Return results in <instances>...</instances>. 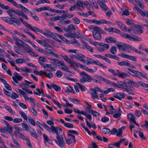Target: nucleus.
Listing matches in <instances>:
<instances>
[{
  "instance_id": "nucleus-1",
  "label": "nucleus",
  "mask_w": 148,
  "mask_h": 148,
  "mask_svg": "<svg viewBox=\"0 0 148 148\" xmlns=\"http://www.w3.org/2000/svg\"><path fill=\"white\" fill-rule=\"evenodd\" d=\"M32 31L36 33H37V32H40L47 37H50L52 33V32H51L49 30L45 29L44 31H43L39 28L35 26H34V28Z\"/></svg>"
},
{
  "instance_id": "nucleus-2",
  "label": "nucleus",
  "mask_w": 148,
  "mask_h": 148,
  "mask_svg": "<svg viewBox=\"0 0 148 148\" xmlns=\"http://www.w3.org/2000/svg\"><path fill=\"white\" fill-rule=\"evenodd\" d=\"M64 137L62 136L57 135V140H54L55 143L61 148H66L65 147V143L64 140Z\"/></svg>"
},
{
  "instance_id": "nucleus-3",
  "label": "nucleus",
  "mask_w": 148,
  "mask_h": 148,
  "mask_svg": "<svg viewBox=\"0 0 148 148\" xmlns=\"http://www.w3.org/2000/svg\"><path fill=\"white\" fill-rule=\"evenodd\" d=\"M127 69L133 73V75L134 77H136L139 79H141L142 77L148 80V77L147 76L146 74H143L142 73L139 71H135L134 70L130 68H128Z\"/></svg>"
},
{
  "instance_id": "nucleus-4",
  "label": "nucleus",
  "mask_w": 148,
  "mask_h": 148,
  "mask_svg": "<svg viewBox=\"0 0 148 148\" xmlns=\"http://www.w3.org/2000/svg\"><path fill=\"white\" fill-rule=\"evenodd\" d=\"M80 75L82 78L79 80L83 84L86 82H90V76L88 75L84 72L80 73Z\"/></svg>"
},
{
  "instance_id": "nucleus-5",
  "label": "nucleus",
  "mask_w": 148,
  "mask_h": 148,
  "mask_svg": "<svg viewBox=\"0 0 148 148\" xmlns=\"http://www.w3.org/2000/svg\"><path fill=\"white\" fill-rule=\"evenodd\" d=\"M83 63L87 65L90 64H95V65H103L101 64L98 60H94L92 59L86 57Z\"/></svg>"
},
{
  "instance_id": "nucleus-6",
  "label": "nucleus",
  "mask_w": 148,
  "mask_h": 148,
  "mask_svg": "<svg viewBox=\"0 0 148 148\" xmlns=\"http://www.w3.org/2000/svg\"><path fill=\"white\" fill-rule=\"evenodd\" d=\"M116 45L119 50L130 52L128 50L129 45L123 43L122 42H120L117 43Z\"/></svg>"
},
{
  "instance_id": "nucleus-7",
  "label": "nucleus",
  "mask_w": 148,
  "mask_h": 148,
  "mask_svg": "<svg viewBox=\"0 0 148 148\" xmlns=\"http://www.w3.org/2000/svg\"><path fill=\"white\" fill-rule=\"evenodd\" d=\"M91 28L93 29L92 31V34L94 38L97 40H100L101 38V36L100 34L98 31H97V28L95 26H91Z\"/></svg>"
},
{
  "instance_id": "nucleus-8",
  "label": "nucleus",
  "mask_w": 148,
  "mask_h": 148,
  "mask_svg": "<svg viewBox=\"0 0 148 148\" xmlns=\"http://www.w3.org/2000/svg\"><path fill=\"white\" fill-rule=\"evenodd\" d=\"M14 76H13L12 77V78L14 82H12L13 84L14 85H15V83L16 84H18V81H21L23 78V77L22 76L20 75L18 73L15 72L14 74Z\"/></svg>"
},
{
  "instance_id": "nucleus-9",
  "label": "nucleus",
  "mask_w": 148,
  "mask_h": 148,
  "mask_svg": "<svg viewBox=\"0 0 148 148\" xmlns=\"http://www.w3.org/2000/svg\"><path fill=\"white\" fill-rule=\"evenodd\" d=\"M121 36L123 38H125L126 39H128L130 40H132L135 41H140L141 40L140 38L139 39L135 38L134 37H132L128 34L125 33H123L121 35Z\"/></svg>"
},
{
  "instance_id": "nucleus-10",
  "label": "nucleus",
  "mask_w": 148,
  "mask_h": 148,
  "mask_svg": "<svg viewBox=\"0 0 148 148\" xmlns=\"http://www.w3.org/2000/svg\"><path fill=\"white\" fill-rule=\"evenodd\" d=\"M18 91L21 95L25 99V101L29 100L30 101L33 98L32 97H29L27 96L26 93L21 89H18Z\"/></svg>"
},
{
  "instance_id": "nucleus-11",
  "label": "nucleus",
  "mask_w": 148,
  "mask_h": 148,
  "mask_svg": "<svg viewBox=\"0 0 148 148\" xmlns=\"http://www.w3.org/2000/svg\"><path fill=\"white\" fill-rule=\"evenodd\" d=\"M73 134H75L77 135L79 134L77 131L73 130H69L67 132V134L68 137L75 139V137Z\"/></svg>"
},
{
  "instance_id": "nucleus-12",
  "label": "nucleus",
  "mask_w": 148,
  "mask_h": 148,
  "mask_svg": "<svg viewBox=\"0 0 148 148\" xmlns=\"http://www.w3.org/2000/svg\"><path fill=\"white\" fill-rule=\"evenodd\" d=\"M118 55L122 58H127L134 61H136L137 60L136 57L135 56L123 53L119 54Z\"/></svg>"
},
{
  "instance_id": "nucleus-13",
  "label": "nucleus",
  "mask_w": 148,
  "mask_h": 148,
  "mask_svg": "<svg viewBox=\"0 0 148 148\" xmlns=\"http://www.w3.org/2000/svg\"><path fill=\"white\" fill-rule=\"evenodd\" d=\"M142 27L139 25H137L135 28L132 30L134 33L136 34H140L143 32V31L142 29Z\"/></svg>"
},
{
  "instance_id": "nucleus-14",
  "label": "nucleus",
  "mask_w": 148,
  "mask_h": 148,
  "mask_svg": "<svg viewBox=\"0 0 148 148\" xmlns=\"http://www.w3.org/2000/svg\"><path fill=\"white\" fill-rule=\"evenodd\" d=\"M61 56L64 59L65 61L67 62L69 64L71 65H77L75 62H74L72 59L69 58L67 56L61 55Z\"/></svg>"
},
{
  "instance_id": "nucleus-15",
  "label": "nucleus",
  "mask_w": 148,
  "mask_h": 148,
  "mask_svg": "<svg viewBox=\"0 0 148 148\" xmlns=\"http://www.w3.org/2000/svg\"><path fill=\"white\" fill-rule=\"evenodd\" d=\"M44 69L48 71H53L56 70L57 66L55 65H43Z\"/></svg>"
},
{
  "instance_id": "nucleus-16",
  "label": "nucleus",
  "mask_w": 148,
  "mask_h": 148,
  "mask_svg": "<svg viewBox=\"0 0 148 148\" xmlns=\"http://www.w3.org/2000/svg\"><path fill=\"white\" fill-rule=\"evenodd\" d=\"M113 96L115 98H117L120 100L125 98V95L123 93L119 92L113 95Z\"/></svg>"
},
{
  "instance_id": "nucleus-17",
  "label": "nucleus",
  "mask_w": 148,
  "mask_h": 148,
  "mask_svg": "<svg viewBox=\"0 0 148 148\" xmlns=\"http://www.w3.org/2000/svg\"><path fill=\"white\" fill-rule=\"evenodd\" d=\"M6 12L10 16V18L14 21L15 22V24H16L17 25H20L21 24V23L20 21L17 18L13 17V15L10 13L11 12L9 11H9H7Z\"/></svg>"
},
{
  "instance_id": "nucleus-18",
  "label": "nucleus",
  "mask_w": 148,
  "mask_h": 148,
  "mask_svg": "<svg viewBox=\"0 0 148 148\" xmlns=\"http://www.w3.org/2000/svg\"><path fill=\"white\" fill-rule=\"evenodd\" d=\"M80 68H82L83 69L85 70L90 73H93L95 72L97 70V69L95 67L94 69H90L88 68L87 66L85 65H79Z\"/></svg>"
},
{
  "instance_id": "nucleus-19",
  "label": "nucleus",
  "mask_w": 148,
  "mask_h": 148,
  "mask_svg": "<svg viewBox=\"0 0 148 148\" xmlns=\"http://www.w3.org/2000/svg\"><path fill=\"white\" fill-rule=\"evenodd\" d=\"M91 92L90 95L91 97L94 100L98 99V96L97 95V92L95 91V90L93 88L90 89Z\"/></svg>"
},
{
  "instance_id": "nucleus-20",
  "label": "nucleus",
  "mask_w": 148,
  "mask_h": 148,
  "mask_svg": "<svg viewBox=\"0 0 148 148\" xmlns=\"http://www.w3.org/2000/svg\"><path fill=\"white\" fill-rule=\"evenodd\" d=\"M118 83H119V88L122 89H124V90L123 91V92H125V91H127V90L126 88L127 87V85L126 84H125V83L123 82L118 81Z\"/></svg>"
},
{
  "instance_id": "nucleus-21",
  "label": "nucleus",
  "mask_w": 148,
  "mask_h": 148,
  "mask_svg": "<svg viewBox=\"0 0 148 148\" xmlns=\"http://www.w3.org/2000/svg\"><path fill=\"white\" fill-rule=\"evenodd\" d=\"M97 2L101 8L104 11H107L108 8L106 5L101 0H97Z\"/></svg>"
},
{
  "instance_id": "nucleus-22",
  "label": "nucleus",
  "mask_w": 148,
  "mask_h": 148,
  "mask_svg": "<svg viewBox=\"0 0 148 148\" xmlns=\"http://www.w3.org/2000/svg\"><path fill=\"white\" fill-rule=\"evenodd\" d=\"M14 133L15 136L18 138H21L23 140L26 139V137L20 132L14 131Z\"/></svg>"
},
{
  "instance_id": "nucleus-23",
  "label": "nucleus",
  "mask_w": 148,
  "mask_h": 148,
  "mask_svg": "<svg viewBox=\"0 0 148 148\" xmlns=\"http://www.w3.org/2000/svg\"><path fill=\"white\" fill-rule=\"evenodd\" d=\"M9 11L11 12L14 13L15 14L19 16H21L23 13V12L18 10H14L12 8H9Z\"/></svg>"
},
{
  "instance_id": "nucleus-24",
  "label": "nucleus",
  "mask_w": 148,
  "mask_h": 148,
  "mask_svg": "<svg viewBox=\"0 0 148 148\" xmlns=\"http://www.w3.org/2000/svg\"><path fill=\"white\" fill-rule=\"evenodd\" d=\"M106 42L108 43H116V40L115 38L112 37H109L105 38Z\"/></svg>"
},
{
  "instance_id": "nucleus-25",
  "label": "nucleus",
  "mask_w": 148,
  "mask_h": 148,
  "mask_svg": "<svg viewBox=\"0 0 148 148\" xmlns=\"http://www.w3.org/2000/svg\"><path fill=\"white\" fill-rule=\"evenodd\" d=\"M127 118L128 120L130 121V123H136L135 117L134 114L130 113L127 115Z\"/></svg>"
},
{
  "instance_id": "nucleus-26",
  "label": "nucleus",
  "mask_w": 148,
  "mask_h": 148,
  "mask_svg": "<svg viewBox=\"0 0 148 148\" xmlns=\"http://www.w3.org/2000/svg\"><path fill=\"white\" fill-rule=\"evenodd\" d=\"M1 19L5 21L6 22L10 24H12L15 23L14 21V20H12L10 18L6 17H3L1 18Z\"/></svg>"
},
{
  "instance_id": "nucleus-27",
  "label": "nucleus",
  "mask_w": 148,
  "mask_h": 148,
  "mask_svg": "<svg viewBox=\"0 0 148 148\" xmlns=\"http://www.w3.org/2000/svg\"><path fill=\"white\" fill-rule=\"evenodd\" d=\"M52 128L53 130V132H55L57 134V135H58L60 133L62 132V129L59 127H55L54 126H52Z\"/></svg>"
},
{
  "instance_id": "nucleus-28",
  "label": "nucleus",
  "mask_w": 148,
  "mask_h": 148,
  "mask_svg": "<svg viewBox=\"0 0 148 148\" xmlns=\"http://www.w3.org/2000/svg\"><path fill=\"white\" fill-rule=\"evenodd\" d=\"M43 137L44 138V142L45 143H47L49 141H52L53 140V139L52 138H49L48 136L45 134H43Z\"/></svg>"
},
{
  "instance_id": "nucleus-29",
  "label": "nucleus",
  "mask_w": 148,
  "mask_h": 148,
  "mask_svg": "<svg viewBox=\"0 0 148 148\" xmlns=\"http://www.w3.org/2000/svg\"><path fill=\"white\" fill-rule=\"evenodd\" d=\"M20 20L22 23L24 24L27 27L32 31L34 28V26H32L30 24L27 23L25 21H24L22 18H20Z\"/></svg>"
},
{
  "instance_id": "nucleus-30",
  "label": "nucleus",
  "mask_w": 148,
  "mask_h": 148,
  "mask_svg": "<svg viewBox=\"0 0 148 148\" xmlns=\"http://www.w3.org/2000/svg\"><path fill=\"white\" fill-rule=\"evenodd\" d=\"M22 127L24 130H25L28 132L32 128L30 126H28V125L24 123H23L22 124Z\"/></svg>"
},
{
  "instance_id": "nucleus-31",
  "label": "nucleus",
  "mask_w": 148,
  "mask_h": 148,
  "mask_svg": "<svg viewBox=\"0 0 148 148\" xmlns=\"http://www.w3.org/2000/svg\"><path fill=\"white\" fill-rule=\"evenodd\" d=\"M51 63L54 65H64L63 63L61 62L58 60L55 59H52L51 60Z\"/></svg>"
},
{
  "instance_id": "nucleus-32",
  "label": "nucleus",
  "mask_w": 148,
  "mask_h": 148,
  "mask_svg": "<svg viewBox=\"0 0 148 148\" xmlns=\"http://www.w3.org/2000/svg\"><path fill=\"white\" fill-rule=\"evenodd\" d=\"M125 138H122L119 141L114 143L111 144L110 145H114L117 147H120V144L123 142L125 141Z\"/></svg>"
},
{
  "instance_id": "nucleus-33",
  "label": "nucleus",
  "mask_w": 148,
  "mask_h": 148,
  "mask_svg": "<svg viewBox=\"0 0 148 148\" xmlns=\"http://www.w3.org/2000/svg\"><path fill=\"white\" fill-rule=\"evenodd\" d=\"M58 67L59 69L66 72H69V68L67 65H58Z\"/></svg>"
},
{
  "instance_id": "nucleus-34",
  "label": "nucleus",
  "mask_w": 148,
  "mask_h": 148,
  "mask_svg": "<svg viewBox=\"0 0 148 148\" xmlns=\"http://www.w3.org/2000/svg\"><path fill=\"white\" fill-rule=\"evenodd\" d=\"M66 140V143L68 145L71 144L73 143H75L76 142L75 139L68 137V138Z\"/></svg>"
},
{
  "instance_id": "nucleus-35",
  "label": "nucleus",
  "mask_w": 148,
  "mask_h": 148,
  "mask_svg": "<svg viewBox=\"0 0 148 148\" xmlns=\"http://www.w3.org/2000/svg\"><path fill=\"white\" fill-rule=\"evenodd\" d=\"M5 130L6 132H8L10 134H12V133L13 128L10 126V125L5 127Z\"/></svg>"
},
{
  "instance_id": "nucleus-36",
  "label": "nucleus",
  "mask_w": 148,
  "mask_h": 148,
  "mask_svg": "<svg viewBox=\"0 0 148 148\" xmlns=\"http://www.w3.org/2000/svg\"><path fill=\"white\" fill-rule=\"evenodd\" d=\"M105 56L106 57L115 59L116 60H118L119 59V58L115 55H112L110 54H105Z\"/></svg>"
},
{
  "instance_id": "nucleus-37",
  "label": "nucleus",
  "mask_w": 148,
  "mask_h": 148,
  "mask_svg": "<svg viewBox=\"0 0 148 148\" xmlns=\"http://www.w3.org/2000/svg\"><path fill=\"white\" fill-rule=\"evenodd\" d=\"M115 90L112 88H107V90L104 91H103V93L107 94L108 93L110 92H114L115 91Z\"/></svg>"
},
{
  "instance_id": "nucleus-38",
  "label": "nucleus",
  "mask_w": 148,
  "mask_h": 148,
  "mask_svg": "<svg viewBox=\"0 0 148 148\" xmlns=\"http://www.w3.org/2000/svg\"><path fill=\"white\" fill-rule=\"evenodd\" d=\"M115 90L112 88H107V90L104 91H103V93L107 94L108 93L110 92H114L115 91Z\"/></svg>"
},
{
  "instance_id": "nucleus-39",
  "label": "nucleus",
  "mask_w": 148,
  "mask_h": 148,
  "mask_svg": "<svg viewBox=\"0 0 148 148\" xmlns=\"http://www.w3.org/2000/svg\"><path fill=\"white\" fill-rule=\"evenodd\" d=\"M76 84L82 91H85L87 90V88L83 85L80 84L78 83H76Z\"/></svg>"
},
{
  "instance_id": "nucleus-40",
  "label": "nucleus",
  "mask_w": 148,
  "mask_h": 148,
  "mask_svg": "<svg viewBox=\"0 0 148 148\" xmlns=\"http://www.w3.org/2000/svg\"><path fill=\"white\" fill-rule=\"evenodd\" d=\"M11 114H15V111H14L12 110L10 107L7 105H5L4 107Z\"/></svg>"
},
{
  "instance_id": "nucleus-41",
  "label": "nucleus",
  "mask_w": 148,
  "mask_h": 148,
  "mask_svg": "<svg viewBox=\"0 0 148 148\" xmlns=\"http://www.w3.org/2000/svg\"><path fill=\"white\" fill-rule=\"evenodd\" d=\"M19 114L20 115L21 117L25 120L26 121L28 119L27 116L25 113L22 111H19Z\"/></svg>"
},
{
  "instance_id": "nucleus-42",
  "label": "nucleus",
  "mask_w": 148,
  "mask_h": 148,
  "mask_svg": "<svg viewBox=\"0 0 148 148\" xmlns=\"http://www.w3.org/2000/svg\"><path fill=\"white\" fill-rule=\"evenodd\" d=\"M50 86L53 88L56 91H60L61 90V88L55 84H52L50 85Z\"/></svg>"
},
{
  "instance_id": "nucleus-43",
  "label": "nucleus",
  "mask_w": 148,
  "mask_h": 148,
  "mask_svg": "<svg viewBox=\"0 0 148 148\" xmlns=\"http://www.w3.org/2000/svg\"><path fill=\"white\" fill-rule=\"evenodd\" d=\"M15 61L17 64H22L26 62V60L25 59L23 58H19L16 59Z\"/></svg>"
},
{
  "instance_id": "nucleus-44",
  "label": "nucleus",
  "mask_w": 148,
  "mask_h": 148,
  "mask_svg": "<svg viewBox=\"0 0 148 148\" xmlns=\"http://www.w3.org/2000/svg\"><path fill=\"white\" fill-rule=\"evenodd\" d=\"M86 56L84 55H83L80 54L79 55H78L77 56V58L79 60L83 62Z\"/></svg>"
},
{
  "instance_id": "nucleus-45",
  "label": "nucleus",
  "mask_w": 148,
  "mask_h": 148,
  "mask_svg": "<svg viewBox=\"0 0 148 148\" xmlns=\"http://www.w3.org/2000/svg\"><path fill=\"white\" fill-rule=\"evenodd\" d=\"M110 51L112 54H115L117 52L116 47L115 46L112 47L110 50Z\"/></svg>"
},
{
  "instance_id": "nucleus-46",
  "label": "nucleus",
  "mask_w": 148,
  "mask_h": 148,
  "mask_svg": "<svg viewBox=\"0 0 148 148\" xmlns=\"http://www.w3.org/2000/svg\"><path fill=\"white\" fill-rule=\"evenodd\" d=\"M120 27L121 28V29L123 31H128L130 32L131 31V29L127 28L123 24Z\"/></svg>"
},
{
  "instance_id": "nucleus-47",
  "label": "nucleus",
  "mask_w": 148,
  "mask_h": 148,
  "mask_svg": "<svg viewBox=\"0 0 148 148\" xmlns=\"http://www.w3.org/2000/svg\"><path fill=\"white\" fill-rule=\"evenodd\" d=\"M77 5L79 7H81L80 10H83L84 9V6L83 5L82 3L79 0H77Z\"/></svg>"
},
{
  "instance_id": "nucleus-48",
  "label": "nucleus",
  "mask_w": 148,
  "mask_h": 148,
  "mask_svg": "<svg viewBox=\"0 0 148 148\" xmlns=\"http://www.w3.org/2000/svg\"><path fill=\"white\" fill-rule=\"evenodd\" d=\"M10 97L12 99H15L16 98H18L19 97V96L18 94L14 92H12Z\"/></svg>"
},
{
  "instance_id": "nucleus-49",
  "label": "nucleus",
  "mask_w": 148,
  "mask_h": 148,
  "mask_svg": "<svg viewBox=\"0 0 148 148\" xmlns=\"http://www.w3.org/2000/svg\"><path fill=\"white\" fill-rule=\"evenodd\" d=\"M95 27L97 28V31H98L100 34H101L104 35L106 34V33L100 27L97 26H95Z\"/></svg>"
},
{
  "instance_id": "nucleus-50",
  "label": "nucleus",
  "mask_w": 148,
  "mask_h": 148,
  "mask_svg": "<svg viewBox=\"0 0 148 148\" xmlns=\"http://www.w3.org/2000/svg\"><path fill=\"white\" fill-rule=\"evenodd\" d=\"M43 126L45 128L49 131L50 133H51L53 132V130L52 128L51 129L50 127L48 126L45 123H43Z\"/></svg>"
},
{
  "instance_id": "nucleus-51",
  "label": "nucleus",
  "mask_w": 148,
  "mask_h": 148,
  "mask_svg": "<svg viewBox=\"0 0 148 148\" xmlns=\"http://www.w3.org/2000/svg\"><path fill=\"white\" fill-rule=\"evenodd\" d=\"M137 5H138L141 9L144 8V5L143 4L141 3V0H134Z\"/></svg>"
},
{
  "instance_id": "nucleus-52",
  "label": "nucleus",
  "mask_w": 148,
  "mask_h": 148,
  "mask_svg": "<svg viewBox=\"0 0 148 148\" xmlns=\"http://www.w3.org/2000/svg\"><path fill=\"white\" fill-rule=\"evenodd\" d=\"M39 61V62L40 64V65H42L43 64L42 63H41L40 62H46L47 59L45 58L42 56H40L38 58Z\"/></svg>"
},
{
  "instance_id": "nucleus-53",
  "label": "nucleus",
  "mask_w": 148,
  "mask_h": 148,
  "mask_svg": "<svg viewBox=\"0 0 148 148\" xmlns=\"http://www.w3.org/2000/svg\"><path fill=\"white\" fill-rule=\"evenodd\" d=\"M24 140H25L27 145L30 148H32V146L29 141L30 139L28 137H26V139H25Z\"/></svg>"
},
{
  "instance_id": "nucleus-54",
  "label": "nucleus",
  "mask_w": 148,
  "mask_h": 148,
  "mask_svg": "<svg viewBox=\"0 0 148 148\" xmlns=\"http://www.w3.org/2000/svg\"><path fill=\"white\" fill-rule=\"evenodd\" d=\"M121 113L116 112L113 114V116L114 118L118 119L119 120L121 118Z\"/></svg>"
},
{
  "instance_id": "nucleus-55",
  "label": "nucleus",
  "mask_w": 148,
  "mask_h": 148,
  "mask_svg": "<svg viewBox=\"0 0 148 148\" xmlns=\"http://www.w3.org/2000/svg\"><path fill=\"white\" fill-rule=\"evenodd\" d=\"M56 75L58 78H60L62 76L63 73L60 70H58L56 73Z\"/></svg>"
},
{
  "instance_id": "nucleus-56",
  "label": "nucleus",
  "mask_w": 148,
  "mask_h": 148,
  "mask_svg": "<svg viewBox=\"0 0 148 148\" xmlns=\"http://www.w3.org/2000/svg\"><path fill=\"white\" fill-rule=\"evenodd\" d=\"M82 115L85 116L86 117V118L88 119L90 121L92 120V117L91 115L88 113H87L86 112H84Z\"/></svg>"
},
{
  "instance_id": "nucleus-57",
  "label": "nucleus",
  "mask_w": 148,
  "mask_h": 148,
  "mask_svg": "<svg viewBox=\"0 0 148 148\" xmlns=\"http://www.w3.org/2000/svg\"><path fill=\"white\" fill-rule=\"evenodd\" d=\"M102 81H103L105 82L106 84H108L111 85H112V82L109 80L107 79L104 78L103 77H102L101 80Z\"/></svg>"
},
{
  "instance_id": "nucleus-58",
  "label": "nucleus",
  "mask_w": 148,
  "mask_h": 148,
  "mask_svg": "<svg viewBox=\"0 0 148 148\" xmlns=\"http://www.w3.org/2000/svg\"><path fill=\"white\" fill-rule=\"evenodd\" d=\"M29 109L34 115L35 116H37V112L34 108L33 107H31L29 108Z\"/></svg>"
},
{
  "instance_id": "nucleus-59",
  "label": "nucleus",
  "mask_w": 148,
  "mask_h": 148,
  "mask_svg": "<svg viewBox=\"0 0 148 148\" xmlns=\"http://www.w3.org/2000/svg\"><path fill=\"white\" fill-rule=\"evenodd\" d=\"M30 13L32 16L36 21H38L39 20V19L38 16L36 15L34 12H33L31 11Z\"/></svg>"
},
{
  "instance_id": "nucleus-60",
  "label": "nucleus",
  "mask_w": 148,
  "mask_h": 148,
  "mask_svg": "<svg viewBox=\"0 0 148 148\" xmlns=\"http://www.w3.org/2000/svg\"><path fill=\"white\" fill-rule=\"evenodd\" d=\"M15 43L18 46L21 47L22 45L24 44V42L20 39L18 41H16Z\"/></svg>"
},
{
  "instance_id": "nucleus-61",
  "label": "nucleus",
  "mask_w": 148,
  "mask_h": 148,
  "mask_svg": "<svg viewBox=\"0 0 148 148\" xmlns=\"http://www.w3.org/2000/svg\"><path fill=\"white\" fill-rule=\"evenodd\" d=\"M23 121V119L21 118H15L13 119V122L14 123H19Z\"/></svg>"
},
{
  "instance_id": "nucleus-62",
  "label": "nucleus",
  "mask_w": 148,
  "mask_h": 148,
  "mask_svg": "<svg viewBox=\"0 0 148 148\" xmlns=\"http://www.w3.org/2000/svg\"><path fill=\"white\" fill-rule=\"evenodd\" d=\"M138 84L142 87L145 88H148V84L142 82H138Z\"/></svg>"
},
{
  "instance_id": "nucleus-63",
  "label": "nucleus",
  "mask_w": 148,
  "mask_h": 148,
  "mask_svg": "<svg viewBox=\"0 0 148 148\" xmlns=\"http://www.w3.org/2000/svg\"><path fill=\"white\" fill-rule=\"evenodd\" d=\"M29 132L31 133L32 135L35 138H37V135L36 132H35L34 130L32 128L30 130Z\"/></svg>"
},
{
  "instance_id": "nucleus-64",
  "label": "nucleus",
  "mask_w": 148,
  "mask_h": 148,
  "mask_svg": "<svg viewBox=\"0 0 148 148\" xmlns=\"http://www.w3.org/2000/svg\"><path fill=\"white\" fill-rule=\"evenodd\" d=\"M128 76L127 74L125 73H119V76L122 79H124Z\"/></svg>"
}]
</instances>
